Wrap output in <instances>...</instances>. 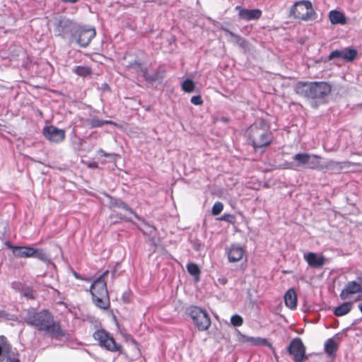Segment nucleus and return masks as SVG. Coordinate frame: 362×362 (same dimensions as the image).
<instances>
[{"mask_svg": "<svg viewBox=\"0 0 362 362\" xmlns=\"http://www.w3.org/2000/svg\"><path fill=\"white\" fill-rule=\"evenodd\" d=\"M24 321L38 331H42L52 337L63 335L59 323L54 322L52 315L47 310L29 311Z\"/></svg>", "mask_w": 362, "mask_h": 362, "instance_id": "nucleus-1", "label": "nucleus"}, {"mask_svg": "<svg viewBox=\"0 0 362 362\" xmlns=\"http://www.w3.org/2000/svg\"><path fill=\"white\" fill-rule=\"evenodd\" d=\"M332 90V86L325 81H299L295 86L296 93L307 99L321 100Z\"/></svg>", "mask_w": 362, "mask_h": 362, "instance_id": "nucleus-2", "label": "nucleus"}, {"mask_svg": "<svg viewBox=\"0 0 362 362\" xmlns=\"http://www.w3.org/2000/svg\"><path fill=\"white\" fill-rule=\"evenodd\" d=\"M249 137L255 150L269 146L273 139L269 127L263 119H257L249 129Z\"/></svg>", "mask_w": 362, "mask_h": 362, "instance_id": "nucleus-3", "label": "nucleus"}, {"mask_svg": "<svg viewBox=\"0 0 362 362\" xmlns=\"http://www.w3.org/2000/svg\"><path fill=\"white\" fill-rule=\"evenodd\" d=\"M108 274V270L105 271L90 286V293L94 304L103 310L107 309L110 304L105 280Z\"/></svg>", "mask_w": 362, "mask_h": 362, "instance_id": "nucleus-4", "label": "nucleus"}, {"mask_svg": "<svg viewBox=\"0 0 362 362\" xmlns=\"http://www.w3.org/2000/svg\"><path fill=\"white\" fill-rule=\"evenodd\" d=\"M289 16L296 20L309 21L315 18L316 13L310 1L302 0L291 7Z\"/></svg>", "mask_w": 362, "mask_h": 362, "instance_id": "nucleus-5", "label": "nucleus"}, {"mask_svg": "<svg viewBox=\"0 0 362 362\" xmlns=\"http://www.w3.org/2000/svg\"><path fill=\"white\" fill-rule=\"evenodd\" d=\"M6 245L11 249L16 257H36L42 261H46L47 256L42 249L34 248L30 246H13L10 243Z\"/></svg>", "mask_w": 362, "mask_h": 362, "instance_id": "nucleus-6", "label": "nucleus"}, {"mask_svg": "<svg viewBox=\"0 0 362 362\" xmlns=\"http://www.w3.org/2000/svg\"><path fill=\"white\" fill-rule=\"evenodd\" d=\"M362 295V277H358L356 280L348 281L339 293V297L343 300H351L354 296V302L361 299Z\"/></svg>", "mask_w": 362, "mask_h": 362, "instance_id": "nucleus-7", "label": "nucleus"}, {"mask_svg": "<svg viewBox=\"0 0 362 362\" xmlns=\"http://www.w3.org/2000/svg\"><path fill=\"white\" fill-rule=\"evenodd\" d=\"M187 314L199 331H206L211 325V319L207 313L197 306H191Z\"/></svg>", "mask_w": 362, "mask_h": 362, "instance_id": "nucleus-8", "label": "nucleus"}, {"mask_svg": "<svg viewBox=\"0 0 362 362\" xmlns=\"http://www.w3.org/2000/svg\"><path fill=\"white\" fill-rule=\"evenodd\" d=\"M93 337L98 341L100 346L110 351L115 352L121 349V346L116 344L112 335L104 329L96 330L93 334Z\"/></svg>", "mask_w": 362, "mask_h": 362, "instance_id": "nucleus-9", "label": "nucleus"}, {"mask_svg": "<svg viewBox=\"0 0 362 362\" xmlns=\"http://www.w3.org/2000/svg\"><path fill=\"white\" fill-rule=\"evenodd\" d=\"M287 351L294 362H303L307 358L305 347L299 338H295L290 342Z\"/></svg>", "mask_w": 362, "mask_h": 362, "instance_id": "nucleus-10", "label": "nucleus"}, {"mask_svg": "<svg viewBox=\"0 0 362 362\" xmlns=\"http://www.w3.org/2000/svg\"><path fill=\"white\" fill-rule=\"evenodd\" d=\"M45 139L53 143H61L65 139V130L58 129L53 125L46 126L42 129Z\"/></svg>", "mask_w": 362, "mask_h": 362, "instance_id": "nucleus-11", "label": "nucleus"}, {"mask_svg": "<svg viewBox=\"0 0 362 362\" xmlns=\"http://www.w3.org/2000/svg\"><path fill=\"white\" fill-rule=\"evenodd\" d=\"M238 340L242 343H248L254 346H267L270 349L274 357L276 358H278L275 349L272 345V344L268 341V339L265 338L252 337L240 333L238 334Z\"/></svg>", "mask_w": 362, "mask_h": 362, "instance_id": "nucleus-12", "label": "nucleus"}, {"mask_svg": "<svg viewBox=\"0 0 362 362\" xmlns=\"http://www.w3.org/2000/svg\"><path fill=\"white\" fill-rule=\"evenodd\" d=\"M95 34L94 28L80 27L76 33L77 42L81 47H86L95 36Z\"/></svg>", "mask_w": 362, "mask_h": 362, "instance_id": "nucleus-13", "label": "nucleus"}, {"mask_svg": "<svg viewBox=\"0 0 362 362\" xmlns=\"http://www.w3.org/2000/svg\"><path fill=\"white\" fill-rule=\"evenodd\" d=\"M358 54L357 50L353 48L346 47L342 49L332 51L329 57V60L335 58L342 59L347 62H353Z\"/></svg>", "mask_w": 362, "mask_h": 362, "instance_id": "nucleus-14", "label": "nucleus"}, {"mask_svg": "<svg viewBox=\"0 0 362 362\" xmlns=\"http://www.w3.org/2000/svg\"><path fill=\"white\" fill-rule=\"evenodd\" d=\"M226 252L228 261L232 263L240 261L245 255V250L238 244L231 245Z\"/></svg>", "mask_w": 362, "mask_h": 362, "instance_id": "nucleus-15", "label": "nucleus"}, {"mask_svg": "<svg viewBox=\"0 0 362 362\" xmlns=\"http://www.w3.org/2000/svg\"><path fill=\"white\" fill-rule=\"evenodd\" d=\"M303 258L308 264L313 268L321 267L325 262V257L323 255L313 252L305 253Z\"/></svg>", "mask_w": 362, "mask_h": 362, "instance_id": "nucleus-16", "label": "nucleus"}, {"mask_svg": "<svg viewBox=\"0 0 362 362\" xmlns=\"http://www.w3.org/2000/svg\"><path fill=\"white\" fill-rule=\"evenodd\" d=\"M262 12L259 8H240L238 13V16L240 19L250 21L259 19L262 16Z\"/></svg>", "mask_w": 362, "mask_h": 362, "instance_id": "nucleus-17", "label": "nucleus"}, {"mask_svg": "<svg viewBox=\"0 0 362 362\" xmlns=\"http://www.w3.org/2000/svg\"><path fill=\"white\" fill-rule=\"evenodd\" d=\"M329 19L330 23L332 25H344L346 23V17L345 15L337 10H332L329 12L328 14Z\"/></svg>", "mask_w": 362, "mask_h": 362, "instance_id": "nucleus-18", "label": "nucleus"}, {"mask_svg": "<svg viewBox=\"0 0 362 362\" xmlns=\"http://www.w3.org/2000/svg\"><path fill=\"white\" fill-rule=\"evenodd\" d=\"M284 302L286 307L291 310L297 306V295L293 288L288 289L284 295Z\"/></svg>", "mask_w": 362, "mask_h": 362, "instance_id": "nucleus-19", "label": "nucleus"}, {"mask_svg": "<svg viewBox=\"0 0 362 362\" xmlns=\"http://www.w3.org/2000/svg\"><path fill=\"white\" fill-rule=\"evenodd\" d=\"M349 166V162H338L332 160L323 164V169H327L334 173H338L340 172L344 168Z\"/></svg>", "mask_w": 362, "mask_h": 362, "instance_id": "nucleus-20", "label": "nucleus"}, {"mask_svg": "<svg viewBox=\"0 0 362 362\" xmlns=\"http://www.w3.org/2000/svg\"><path fill=\"white\" fill-rule=\"evenodd\" d=\"M321 157L320 156L309 154L308 161L306 168L312 170H323V164L320 163Z\"/></svg>", "mask_w": 362, "mask_h": 362, "instance_id": "nucleus-21", "label": "nucleus"}, {"mask_svg": "<svg viewBox=\"0 0 362 362\" xmlns=\"http://www.w3.org/2000/svg\"><path fill=\"white\" fill-rule=\"evenodd\" d=\"M353 303L354 301H347L343 303L334 308V314L338 317L344 316L348 314L352 308Z\"/></svg>", "mask_w": 362, "mask_h": 362, "instance_id": "nucleus-22", "label": "nucleus"}, {"mask_svg": "<svg viewBox=\"0 0 362 362\" xmlns=\"http://www.w3.org/2000/svg\"><path fill=\"white\" fill-rule=\"evenodd\" d=\"M309 158V153H298L293 157V160L296 163V166L306 167Z\"/></svg>", "mask_w": 362, "mask_h": 362, "instance_id": "nucleus-23", "label": "nucleus"}, {"mask_svg": "<svg viewBox=\"0 0 362 362\" xmlns=\"http://www.w3.org/2000/svg\"><path fill=\"white\" fill-rule=\"evenodd\" d=\"M338 348V344L333 339H329L325 344V351L329 356H334Z\"/></svg>", "mask_w": 362, "mask_h": 362, "instance_id": "nucleus-24", "label": "nucleus"}, {"mask_svg": "<svg viewBox=\"0 0 362 362\" xmlns=\"http://www.w3.org/2000/svg\"><path fill=\"white\" fill-rule=\"evenodd\" d=\"M79 76L86 77L91 74L92 70L89 66H77L73 70Z\"/></svg>", "mask_w": 362, "mask_h": 362, "instance_id": "nucleus-25", "label": "nucleus"}, {"mask_svg": "<svg viewBox=\"0 0 362 362\" xmlns=\"http://www.w3.org/2000/svg\"><path fill=\"white\" fill-rule=\"evenodd\" d=\"M88 124L92 128L101 127L107 124H115L113 122L110 120H100L97 117H93L90 119L88 122Z\"/></svg>", "mask_w": 362, "mask_h": 362, "instance_id": "nucleus-26", "label": "nucleus"}, {"mask_svg": "<svg viewBox=\"0 0 362 362\" xmlns=\"http://www.w3.org/2000/svg\"><path fill=\"white\" fill-rule=\"evenodd\" d=\"M187 272L195 277L197 280H199V276L200 274V269L197 264L194 263H189L187 266Z\"/></svg>", "mask_w": 362, "mask_h": 362, "instance_id": "nucleus-27", "label": "nucleus"}, {"mask_svg": "<svg viewBox=\"0 0 362 362\" xmlns=\"http://www.w3.org/2000/svg\"><path fill=\"white\" fill-rule=\"evenodd\" d=\"M194 83L191 79H186L182 83V89L187 93H192L194 90Z\"/></svg>", "mask_w": 362, "mask_h": 362, "instance_id": "nucleus-28", "label": "nucleus"}, {"mask_svg": "<svg viewBox=\"0 0 362 362\" xmlns=\"http://www.w3.org/2000/svg\"><path fill=\"white\" fill-rule=\"evenodd\" d=\"M223 209V204L220 202H216L211 209V213L213 215L216 216L221 214V212Z\"/></svg>", "mask_w": 362, "mask_h": 362, "instance_id": "nucleus-29", "label": "nucleus"}, {"mask_svg": "<svg viewBox=\"0 0 362 362\" xmlns=\"http://www.w3.org/2000/svg\"><path fill=\"white\" fill-rule=\"evenodd\" d=\"M231 324L235 327L241 326L243 323V320L241 316L238 315H233L230 318Z\"/></svg>", "mask_w": 362, "mask_h": 362, "instance_id": "nucleus-30", "label": "nucleus"}, {"mask_svg": "<svg viewBox=\"0 0 362 362\" xmlns=\"http://www.w3.org/2000/svg\"><path fill=\"white\" fill-rule=\"evenodd\" d=\"M115 205L119 208H122L127 211H128L129 213L134 214L136 218H139L136 214L124 202L122 201H117L115 203Z\"/></svg>", "mask_w": 362, "mask_h": 362, "instance_id": "nucleus-31", "label": "nucleus"}, {"mask_svg": "<svg viewBox=\"0 0 362 362\" xmlns=\"http://www.w3.org/2000/svg\"><path fill=\"white\" fill-rule=\"evenodd\" d=\"M191 103L195 105H200L203 103V100L200 95H194L191 98Z\"/></svg>", "mask_w": 362, "mask_h": 362, "instance_id": "nucleus-32", "label": "nucleus"}, {"mask_svg": "<svg viewBox=\"0 0 362 362\" xmlns=\"http://www.w3.org/2000/svg\"><path fill=\"white\" fill-rule=\"evenodd\" d=\"M223 30H224L227 34H228V35H229L232 38H233V39H234V40H235L236 42H239L240 41H241V40H242V38H241L239 35H236V34H235V33H233L230 32V30H227V29H226V28H224V29H223Z\"/></svg>", "mask_w": 362, "mask_h": 362, "instance_id": "nucleus-33", "label": "nucleus"}, {"mask_svg": "<svg viewBox=\"0 0 362 362\" xmlns=\"http://www.w3.org/2000/svg\"><path fill=\"white\" fill-rule=\"evenodd\" d=\"M23 295L27 297L28 298H30V299H33L35 298V296H34V293H33V291L32 289H30V288H26L25 290H24V292H23Z\"/></svg>", "mask_w": 362, "mask_h": 362, "instance_id": "nucleus-34", "label": "nucleus"}, {"mask_svg": "<svg viewBox=\"0 0 362 362\" xmlns=\"http://www.w3.org/2000/svg\"><path fill=\"white\" fill-rule=\"evenodd\" d=\"M11 287L15 290L20 291L21 289H23V284L19 281H14L12 282Z\"/></svg>", "mask_w": 362, "mask_h": 362, "instance_id": "nucleus-35", "label": "nucleus"}, {"mask_svg": "<svg viewBox=\"0 0 362 362\" xmlns=\"http://www.w3.org/2000/svg\"><path fill=\"white\" fill-rule=\"evenodd\" d=\"M127 67L134 69H141V64L135 61L134 62L130 63L129 65H127Z\"/></svg>", "mask_w": 362, "mask_h": 362, "instance_id": "nucleus-36", "label": "nucleus"}, {"mask_svg": "<svg viewBox=\"0 0 362 362\" xmlns=\"http://www.w3.org/2000/svg\"><path fill=\"white\" fill-rule=\"evenodd\" d=\"M73 274L77 279H83L77 272H73Z\"/></svg>", "mask_w": 362, "mask_h": 362, "instance_id": "nucleus-37", "label": "nucleus"}, {"mask_svg": "<svg viewBox=\"0 0 362 362\" xmlns=\"http://www.w3.org/2000/svg\"><path fill=\"white\" fill-rule=\"evenodd\" d=\"M88 166L90 168H97L98 167V164L96 163L93 162V163H89Z\"/></svg>", "mask_w": 362, "mask_h": 362, "instance_id": "nucleus-38", "label": "nucleus"}, {"mask_svg": "<svg viewBox=\"0 0 362 362\" xmlns=\"http://www.w3.org/2000/svg\"><path fill=\"white\" fill-rule=\"evenodd\" d=\"M9 362H20V361L18 359H16V358H13L12 360H10Z\"/></svg>", "mask_w": 362, "mask_h": 362, "instance_id": "nucleus-39", "label": "nucleus"}, {"mask_svg": "<svg viewBox=\"0 0 362 362\" xmlns=\"http://www.w3.org/2000/svg\"><path fill=\"white\" fill-rule=\"evenodd\" d=\"M102 152H103V155L104 156H109L107 153H104L103 151H102Z\"/></svg>", "mask_w": 362, "mask_h": 362, "instance_id": "nucleus-40", "label": "nucleus"}, {"mask_svg": "<svg viewBox=\"0 0 362 362\" xmlns=\"http://www.w3.org/2000/svg\"><path fill=\"white\" fill-rule=\"evenodd\" d=\"M359 309H360L361 312L362 313V304L359 306Z\"/></svg>", "mask_w": 362, "mask_h": 362, "instance_id": "nucleus-41", "label": "nucleus"}, {"mask_svg": "<svg viewBox=\"0 0 362 362\" xmlns=\"http://www.w3.org/2000/svg\"><path fill=\"white\" fill-rule=\"evenodd\" d=\"M225 216H226V214H225V215L221 218V219H222V220H226V218H225Z\"/></svg>", "mask_w": 362, "mask_h": 362, "instance_id": "nucleus-42", "label": "nucleus"}, {"mask_svg": "<svg viewBox=\"0 0 362 362\" xmlns=\"http://www.w3.org/2000/svg\"><path fill=\"white\" fill-rule=\"evenodd\" d=\"M3 316V312L0 310V317Z\"/></svg>", "mask_w": 362, "mask_h": 362, "instance_id": "nucleus-43", "label": "nucleus"}, {"mask_svg": "<svg viewBox=\"0 0 362 362\" xmlns=\"http://www.w3.org/2000/svg\"><path fill=\"white\" fill-rule=\"evenodd\" d=\"M141 71L145 74L146 73V70H142Z\"/></svg>", "mask_w": 362, "mask_h": 362, "instance_id": "nucleus-44", "label": "nucleus"}]
</instances>
